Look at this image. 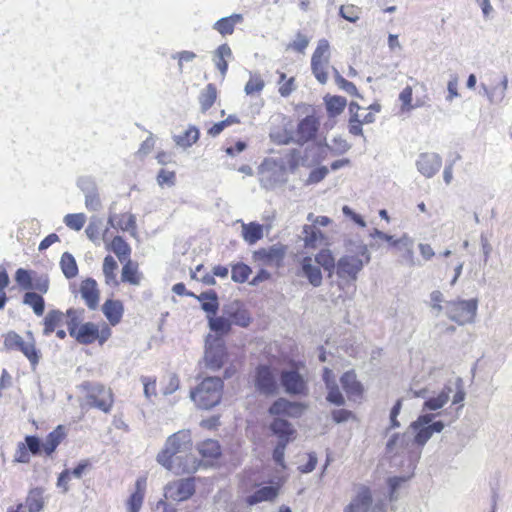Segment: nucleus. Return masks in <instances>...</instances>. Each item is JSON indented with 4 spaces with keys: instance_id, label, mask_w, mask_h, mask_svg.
<instances>
[{
    "instance_id": "obj_1",
    "label": "nucleus",
    "mask_w": 512,
    "mask_h": 512,
    "mask_svg": "<svg viewBox=\"0 0 512 512\" xmlns=\"http://www.w3.org/2000/svg\"><path fill=\"white\" fill-rule=\"evenodd\" d=\"M192 446L190 431L180 430L167 438L164 448L157 455V462L175 475L194 473L200 462L191 455Z\"/></svg>"
},
{
    "instance_id": "obj_2",
    "label": "nucleus",
    "mask_w": 512,
    "mask_h": 512,
    "mask_svg": "<svg viewBox=\"0 0 512 512\" xmlns=\"http://www.w3.org/2000/svg\"><path fill=\"white\" fill-rule=\"evenodd\" d=\"M306 408L307 405L303 403L291 402L285 398L277 399L269 408V414L275 417L270 424V429L279 438V442L273 451V458L282 467H284L286 445L292 439L295 430L287 420L281 417L298 418Z\"/></svg>"
},
{
    "instance_id": "obj_3",
    "label": "nucleus",
    "mask_w": 512,
    "mask_h": 512,
    "mask_svg": "<svg viewBox=\"0 0 512 512\" xmlns=\"http://www.w3.org/2000/svg\"><path fill=\"white\" fill-rule=\"evenodd\" d=\"M83 309L69 308L66 311L69 335L81 345L103 346L112 336V329L106 322H82Z\"/></svg>"
},
{
    "instance_id": "obj_4",
    "label": "nucleus",
    "mask_w": 512,
    "mask_h": 512,
    "mask_svg": "<svg viewBox=\"0 0 512 512\" xmlns=\"http://www.w3.org/2000/svg\"><path fill=\"white\" fill-rule=\"evenodd\" d=\"M370 261V255L364 247L361 250L342 255L335 267L336 280L338 288L344 292L339 297H348L356 291V281L363 267Z\"/></svg>"
},
{
    "instance_id": "obj_5",
    "label": "nucleus",
    "mask_w": 512,
    "mask_h": 512,
    "mask_svg": "<svg viewBox=\"0 0 512 512\" xmlns=\"http://www.w3.org/2000/svg\"><path fill=\"white\" fill-rule=\"evenodd\" d=\"M66 436V428L63 425L55 427L46 436L43 444H41L37 436L28 435L24 438V442L17 444L13 462L27 464L31 460L30 454L52 456L58 446L65 440Z\"/></svg>"
},
{
    "instance_id": "obj_6",
    "label": "nucleus",
    "mask_w": 512,
    "mask_h": 512,
    "mask_svg": "<svg viewBox=\"0 0 512 512\" xmlns=\"http://www.w3.org/2000/svg\"><path fill=\"white\" fill-rule=\"evenodd\" d=\"M319 129L320 118L315 113H312L305 116L298 122L294 133H277L273 136V139L277 144L288 145L290 143H295L303 146L316 140Z\"/></svg>"
},
{
    "instance_id": "obj_7",
    "label": "nucleus",
    "mask_w": 512,
    "mask_h": 512,
    "mask_svg": "<svg viewBox=\"0 0 512 512\" xmlns=\"http://www.w3.org/2000/svg\"><path fill=\"white\" fill-rule=\"evenodd\" d=\"M223 380L219 377H207L190 392L191 399L198 408L209 410L218 405L223 395Z\"/></svg>"
},
{
    "instance_id": "obj_8",
    "label": "nucleus",
    "mask_w": 512,
    "mask_h": 512,
    "mask_svg": "<svg viewBox=\"0 0 512 512\" xmlns=\"http://www.w3.org/2000/svg\"><path fill=\"white\" fill-rule=\"evenodd\" d=\"M412 85H407L399 93L401 113H410L417 108L425 107L430 102L427 85L424 82L414 80Z\"/></svg>"
},
{
    "instance_id": "obj_9",
    "label": "nucleus",
    "mask_w": 512,
    "mask_h": 512,
    "mask_svg": "<svg viewBox=\"0 0 512 512\" xmlns=\"http://www.w3.org/2000/svg\"><path fill=\"white\" fill-rule=\"evenodd\" d=\"M29 341H24L21 335L15 331L3 334V345L7 351H20L29 360L32 366H36L40 360V352L36 348L35 339L31 331L27 332Z\"/></svg>"
},
{
    "instance_id": "obj_10",
    "label": "nucleus",
    "mask_w": 512,
    "mask_h": 512,
    "mask_svg": "<svg viewBox=\"0 0 512 512\" xmlns=\"http://www.w3.org/2000/svg\"><path fill=\"white\" fill-rule=\"evenodd\" d=\"M477 308L478 301L476 299H458L447 302L446 314L451 321L465 325L474 321Z\"/></svg>"
},
{
    "instance_id": "obj_11",
    "label": "nucleus",
    "mask_w": 512,
    "mask_h": 512,
    "mask_svg": "<svg viewBox=\"0 0 512 512\" xmlns=\"http://www.w3.org/2000/svg\"><path fill=\"white\" fill-rule=\"evenodd\" d=\"M330 56L329 41L327 39H320L311 57V70L321 84H325L328 80Z\"/></svg>"
},
{
    "instance_id": "obj_12",
    "label": "nucleus",
    "mask_w": 512,
    "mask_h": 512,
    "mask_svg": "<svg viewBox=\"0 0 512 512\" xmlns=\"http://www.w3.org/2000/svg\"><path fill=\"white\" fill-rule=\"evenodd\" d=\"M82 388L86 392L87 399L92 406L105 413H109L111 411L114 398L110 388L105 387L103 384L94 382H85L83 383Z\"/></svg>"
},
{
    "instance_id": "obj_13",
    "label": "nucleus",
    "mask_w": 512,
    "mask_h": 512,
    "mask_svg": "<svg viewBox=\"0 0 512 512\" xmlns=\"http://www.w3.org/2000/svg\"><path fill=\"white\" fill-rule=\"evenodd\" d=\"M14 278L22 290H35L41 294H46L49 290L48 277L37 276L35 271L19 268L16 270Z\"/></svg>"
},
{
    "instance_id": "obj_14",
    "label": "nucleus",
    "mask_w": 512,
    "mask_h": 512,
    "mask_svg": "<svg viewBox=\"0 0 512 512\" xmlns=\"http://www.w3.org/2000/svg\"><path fill=\"white\" fill-rule=\"evenodd\" d=\"M286 250L283 245L263 247L254 251L253 260L260 266L280 268L283 266Z\"/></svg>"
},
{
    "instance_id": "obj_15",
    "label": "nucleus",
    "mask_w": 512,
    "mask_h": 512,
    "mask_svg": "<svg viewBox=\"0 0 512 512\" xmlns=\"http://www.w3.org/2000/svg\"><path fill=\"white\" fill-rule=\"evenodd\" d=\"M281 384L285 391L291 395H307L308 387L298 372L297 364H293V369L289 371H282L280 374Z\"/></svg>"
},
{
    "instance_id": "obj_16",
    "label": "nucleus",
    "mask_w": 512,
    "mask_h": 512,
    "mask_svg": "<svg viewBox=\"0 0 512 512\" xmlns=\"http://www.w3.org/2000/svg\"><path fill=\"white\" fill-rule=\"evenodd\" d=\"M195 493L194 478H186L169 483L165 488V496L174 501H184Z\"/></svg>"
},
{
    "instance_id": "obj_17",
    "label": "nucleus",
    "mask_w": 512,
    "mask_h": 512,
    "mask_svg": "<svg viewBox=\"0 0 512 512\" xmlns=\"http://www.w3.org/2000/svg\"><path fill=\"white\" fill-rule=\"evenodd\" d=\"M255 385L264 394H275L278 385L274 370L268 365H259L256 368Z\"/></svg>"
},
{
    "instance_id": "obj_18",
    "label": "nucleus",
    "mask_w": 512,
    "mask_h": 512,
    "mask_svg": "<svg viewBox=\"0 0 512 512\" xmlns=\"http://www.w3.org/2000/svg\"><path fill=\"white\" fill-rule=\"evenodd\" d=\"M79 292L84 303L90 310H96L100 302V289L93 278H85L79 285Z\"/></svg>"
},
{
    "instance_id": "obj_19",
    "label": "nucleus",
    "mask_w": 512,
    "mask_h": 512,
    "mask_svg": "<svg viewBox=\"0 0 512 512\" xmlns=\"http://www.w3.org/2000/svg\"><path fill=\"white\" fill-rule=\"evenodd\" d=\"M340 382L349 400L357 401L363 398L364 387L354 370L343 373Z\"/></svg>"
},
{
    "instance_id": "obj_20",
    "label": "nucleus",
    "mask_w": 512,
    "mask_h": 512,
    "mask_svg": "<svg viewBox=\"0 0 512 512\" xmlns=\"http://www.w3.org/2000/svg\"><path fill=\"white\" fill-rule=\"evenodd\" d=\"M103 242L105 243V249L113 252L121 263L131 259L132 248L122 236L117 235L108 240L103 235Z\"/></svg>"
},
{
    "instance_id": "obj_21",
    "label": "nucleus",
    "mask_w": 512,
    "mask_h": 512,
    "mask_svg": "<svg viewBox=\"0 0 512 512\" xmlns=\"http://www.w3.org/2000/svg\"><path fill=\"white\" fill-rule=\"evenodd\" d=\"M215 344H210L205 351V361L208 368L219 370L225 363L227 351L225 345L216 340Z\"/></svg>"
},
{
    "instance_id": "obj_22",
    "label": "nucleus",
    "mask_w": 512,
    "mask_h": 512,
    "mask_svg": "<svg viewBox=\"0 0 512 512\" xmlns=\"http://www.w3.org/2000/svg\"><path fill=\"white\" fill-rule=\"evenodd\" d=\"M124 304L119 299H106L102 305V313L107 320L109 327L117 326L121 323L124 315Z\"/></svg>"
},
{
    "instance_id": "obj_23",
    "label": "nucleus",
    "mask_w": 512,
    "mask_h": 512,
    "mask_svg": "<svg viewBox=\"0 0 512 512\" xmlns=\"http://www.w3.org/2000/svg\"><path fill=\"white\" fill-rule=\"evenodd\" d=\"M197 450L201 462L205 465H213L221 457V446L217 440L207 439L198 444Z\"/></svg>"
},
{
    "instance_id": "obj_24",
    "label": "nucleus",
    "mask_w": 512,
    "mask_h": 512,
    "mask_svg": "<svg viewBox=\"0 0 512 512\" xmlns=\"http://www.w3.org/2000/svg\"><path fill=\"white\" fill-rule=\"evenodd\" d=\"M372 504V493L368 486L361 485L357 490L356 496L351 503L347 505L344 512H367Z\"/></svg>"
},
{
    "instance_id": "obj_25",
    "label": "nucleus",
    "mask_w": 512,
    "mask_h": 512,
    "mask_svg": "<svg viewBox=\"0 0 512 512\" xmlns=\"http://www.w3.org/2000/svg\"><path fill=\"white\" fill-rule=\"evenodd\" d=\"M418 171L429 178L434 176L441 168V158L435 153H422L417 161Z\"/></svg>"
},
{
    "instance_id": "obj_26",
    "label": "nucleus",
    "mask_w": 512,
    "mask_h": 512,
    "mask_svg": "<svg viewBox=\"0 0 512 512\" xmlns=\"http://www.w3.org/2000/svg\"><path fill=\"white\" fill-rule=\"evenodd\" d=\"M301 274L307 278L308 282L314 286L319 287L323 282V275L321 268L313 264L311 256H305L300 262Z\"/></svg>"
},
{
    "instance_id": "obj_27",
    "label": "nucleus",
    "mask_w": 512,
    "mask_h": 512,
    "mask_svg": "<svg viewBox=\"0 0 512 512\" xmlns=\"http://www.w3.org/2000/svg\"><path fill=\"white\" fill-rule=\"evenodd\" d=\"M147 478L145 476L139 477L135 482V491L130 495L127 500L128 512H139L146 493Z\"/></svg>"
},
{
    "instance_id": "obj_28",
    "label": "nucleus",
    "mask_w": 512,
    "mask_h": 512,
    "mask_svg": "<svg viewBox=\"0 0 512 512\" xmlns=\"http://www.w3.org/2000/svg\"><path fill=\"white\" fill-rule=\"evenodd\" d=\"M122 264L121 278L119 280L120 283H125L132 286L140 285L143 279V274L139 270V264L135 261H132L131 259L122 262Z\"/></svg>"
},
{
    "instance_id": "obj_29",
    "label": "nucleus",
    "mask_w": 512,
    "mask_h": 512,
    "mask_svg": "<svg viewBox=\"0 0 512 512\" xmlns=\"http://www.w3.org/2000/svg\"><path fill=\"white\" fill-rule=\"evenodd\" d=\"M118 263L114 256L107 254L102 262V273L104 276V282L109 287H118L120 281L118 280Z\"/></svg>"
},
{
    "instance_id": "obj_30",
    "label": "nucleus",
    "mask_w": 512,
    "mask_h": 512,
    "mask_svg": "<svg viewBox=\"0 0 512 512\" xmlns=\"http://www.w3.org/2000/svg\"><path fill=\"white\" fill-rule=\"evenodd\" d=\"M432 418L433 416L429 414L421 415L411 424V428L416 432L414 441L417 445L423 446L432 436L431 431L427 427Z\"/></svg>"
},
{
    "instance_id": "obj_31",
    "label": "nucleus",
    "mask_w": 512,
    "mask_h": 512,
    "mask_svg": "<svg viewBox=\"0 0 512 512\" xmlns=\"http://www.w3.org/2000/svg\"><path fill=\"white\" fill-rule=\"evenodd\" d=\"M65 317L67 318L66 313H63L59 309L49 310L43 319V334L49 336L54 333L56 329L62 327Z\"/></svg>"
},
{
    "instance_id": "obj_32",
    "label": "nucleus",
    "mask_w": 512,
    "mask_h": 512,
    "mask_svg": "<svg viewBox=\"0 0 512 512\" xmlns=\"http://www.w3.org/2000/svg\"><path fill=\"white\" fill-rule=\"evenodd\" d=\"M280 488L281 484L279 483L274 486H264L248 496L245 501L249 506L263 501H273L278 496Z\"/></svg>"
},
{
    "instance_id": "obj_33",
    "label": "nucleus",
    "mask_w": 512,
    "mask_h": 512,
    "mask_svg": "<svg viewBox=\"0 0 512 512\" xmlns=\"http://www.w3.org/2000/svg\"><path fill=\"white\" fill-rule=\"evenodd\" d=\"M302 233L304 247L307 249H316L326 241V236L315 225H304Z\"/></svg>"
},
{
    "instance_id": "obj_34",
    "label": "nucleus",
    "mask_w": 512,
    "mask_h": 512,
    "mask_svg": "<svg viewBox=\"0 0 512 512\" xmlns=\"http://www.w3.org/2000/svg\"><path fill=\"white\" fill-rule=\"evenodd\" d=\"M242 22L243 16L241 14H232L216 21L213 28L222 36H227L231 35L234 32L235 26Z\"/></svg>"
},
{
    "instance_id": "obj_35",
    "label": "nucleus",
    "mask_w": 512,
    "mask_h": 512,
    "mask_svg": "<svg viewBox=\"0 0 512 512\" xmlns=\"http://www.w3.org/2000/svg\"><path fill=\"white\" fill-rule=\"evenodd\" d=\"M25 505L29 512H40L45 505L44 489L42 487L31 488L25 499Z\"/></svg>"
},
{
    "instance_id": "obj_36",
    "label": "nucleus",
    "mask_w": 512,
    "mask_h": 512,
    "mask_svg": "<svg viewBox=\"0 0 512 512\" xmlns=\"http://www.w3.org/2000/svg\"><path fill=\"white\" fill-rule=\"evenodd\" d=\"M218 98L217 87L213 83H209L200 92L198 101L202 113H206L216 102Z\"/></svg>"
},
{
    "instance_id": "obj_37",
    "label": "nucleus",
    "mask_w": 512,
    "mask_h": 512,
    "mask_svg": "<svg viewBox=\"0 0 512 512\" xmlns=\"http://www.w3.org/2000/svg\"><path fill=\"white\" fill-rule=\"evenodd\" d=\"M264 234L263 225L257 222L243 223L241 235L245 242L252 245L262 239Z\"/></svg>"
},
{
    "instance_id": "obj_38",
    "label": "nucleus",
    "mask_w": 512,
    "mask_h": 512,
    "mask_svg": "<svg viewBox=\"0 0 512 512\" xmlns=\"http://www.w3.org/2000/svg\"><path fill=\"white\" fill-rule=\"evenodd\" d=\"M199 137V129L194 125H190L182 134L174 136L173 140L176 145L182 148H189L199 140Z\"/></svg>"
},
{
    "instance_id": "obj_39",
    "label": "nucleus",
    "mask_w": 512,
    "mask_h": 512,
    "mask_svg": "<svg viewBox=\"0 0 512 512\" xmlns=\"http://www.w3.org/2000/svg\"><path fill=\"white\" fill-rule=\"evenodd\" d=\"M362 110H363V108L354 102H352L349 106L350 118H349L348 130H349V133L354 136H360L363 134V131H362L363 123L360 119V111H362Z\"/></svg>"
},
{
    "instance_id": "obj_40",
    "label": "nucleus",
    "mask_w": 512,
    "mask_h": 512,
    "mask_svg": "<svg viewBox=\"0 0 512 512\" xmlns=\"http://www.w3.org/2000/svg\"><path fill=\"white\" fill-rule=\"evenodd\" d=\"M23 303L33 309L37 316H42L45 310V301L39 292L27 291L23 296Z\"/></svg>"
},
{
    "instance_id": "obj_41",
    "label": "nucleus",
    "mask_w": 512,
    "mask_h": 512,
    "mask_svg": "<svg viewBox=\"0 0 512 512\" xmlns=\"http://www.w3.org/2000/svg\"><path fill=\"white\" fill-rule=\"evenodd\" d=\"M310 40L311 37L307 33L298 31L295 34L294 39L286 45L285 50L298 54H304L307 47L309 46Z\"/></svg>"
},
{
    "instance_id": "obj_42",
    "label": "nucleus",
    "mask_w": 512,
    "mask_h": 512,
    "mask_svg": "<svg viewBox=\"0 0 512 512\" xmlns=\"http://www.w3.org/2000/svg\"><path fill=\"white\" fill-rule=\"evenodd\" d=\"M315 261L320 268L327 271L329 275L335 270L337 262L335 261L334 255L330 249H321L315 255Z\"/></svg>"
},
{
    "instance_id": "obj_43",
    "label": "nucleus",
    "mask_w": 512,
    "mask_h": 512,
    "mask_svg": "<svg viewBox=\"0 0 512 512\" xmlns=\"http://www.w3.org/2000/svg\"><path fill=\"white\" fill-rule=\"evenodd\" d=\"M108 229L103 231L102 221L99 218L93 217L88 226L86 227V235L95 244H99L100 240H103V235L106 236Z\"/></svg>"
},
{
    "instance_id": "obj_44",
    "label": "nucleus",
    "mask_w": 512,
    "mask_h": 512,
    "mask_svg": "<svg viewBox=\"0 0 512 512\" xmlns=\"http://www.w3.org/2000/svg\"><path fill=\"white\" fill-rule=\"evenodd\" d=\"M60 267L66 278L71 279L78 275V265L74 256L68 252L62 254Z\"/></svg>"
},
{
    "instance_id": "obj_45",
    "label": "nucleus",
    "mask_w": 512,
    "mask_h": 512,
    "mask_svg": "<svg viewBox=\"0 0 512 512\" xmlns=\"http://www.w3.org/2000/svg\"><path fill=\"white\" fill-rule=\"evenodd\" d=\"M347 101L342 96H330L325 98L327 113L330 117L340 115L345 109Z\"/></svg>"
},
{
    "instance_id": "obj_46",
    "label": "nucleus",
    "mask_w": 512,
    "mask_h": 512,
    "mask_svg": "<svg viewBox=\"0 0 512 512\" xmlns=\"http://www.w3.org/2000/svg\"><path fill=\"white\" fill-rule=\"evenodd\" d=\"M232 51L228 44L220 45L216 50L215 66L224 77L228 70V62L226 58L231 57Z\"/></svg>"
},
{
    "instance_id": "obj_47",
    "label": "nucleus",
    "mask_w": 512,
    "mask_h": 512,
    "mask_svg": "<svg viewBox=\"0 0 512 512\" xmlns=\"http://www.w3.org/2000/svg\"><path fill=\"white\" fill-rule=\"evenodd\" d=\"M201 302L202 309L208 313L215 314L218 310V298L214 291L203 292L196 296Z\"/></svg>"
},
{
    "instance_id": "obj_48",
    "label": "nucleus",
    "mask_w": 512,
    "mask_h": 512,
    "mask_svg": "<svg viewBox=\"0 0 512 512\" xmlns=\"http://www.w3.org/2000/svg\"><path fill=\"white\" fill-rule=\"evenodd\" d=\"M279 75L278 84V92L282 97H288L291 93L296 89L295 77L287 78V75L284 72L278 71Z\"/></svg>"
},
{
    "instance_id": "obj_49",
    "label": "nucleus",
    "mask_w": 512,
    "mask_h": 512,
    "mask_svg": "<svg viewBox=\"0 0 512 512\" xmlns=\"http://www.w3.org/2000/svg\"><path fill=\"white\" fill-rule=\"evenodd\" d=\"M252 270L244 263H237L232 266L231 278L236 283H244L248 280Z\"/></svg>"
},
{
    "instance_id": "obj_50",
    "label": "nucleus",
    "mask_w": 512,
    "mask_h": 512,
    "mask_svg": "<svg viewBox=\"0 0 512 512\" xmlns=\"http://www.w3.org/2000/svg\"><path fill=\"white\" fill-rule=\"evenodd\" d=\"M265 86V82L259 74H253L245 85V93L247 95L259 94Z\"/></svg>"
},
{
    "instance_id": "obj_51",
    "label": "nucleus",
    "mask_w": 512,
    "mask_h": 512,
    "mask_svg": "<svg viewBox=\"0 0 512 512\" xmlns=\"http://www.w3.org/2000/svg\"><path fill=\"white\" fill-rule=\"evenodd\" d=\"M64 223L68 228L80 231L86 223V216L84 213L67 214L64 217Z\"/></svg>"
},
{
    "instance_id": "obj_52",
    "label": "nucleus",
    "mask_w": 512,
    "mask_h": 512,
    "mask_svg": "<svg viewBox=\"0 0 512 512\" xmlns=\"http://www.w3.org/2000/svg\"><path fill=\"white\" fill-rule=\"evenodd\" d=\"M395 246L402 252L403 259L410 265L414 264L412 242L408 239H400L395 242Z\"/></svg>"
},
{
    "instance_id": "obj_53",
    "label": "nucleus",
    "mask_w": 512,
    "mask_h": 512,
    "mask_svg": "<svg viewBox=\"0 0 512 512\" xmlns=\"http://www.w3.org/2000/svg\"><path fill=\"white\" fill-rule=\"evenodd\" d=\"M361 14V9L355 5L347 4L340 7V15L349 22L355 23Z\"/></svg>"
},
{
    "instance_id": "obj_54",
    "label": "nucleus",
    "mask_w": 512,
    "mask_h": 512,
    "mask_svg": "<svg viewBox=\"0 0 512 512\" xmlns=\"http://www.w3.org/2000/svg\"><path fill=\"white\" fill-rule=\"evenodd\" d=\"M117 227L122 231H135L136 220L130 213H122L117 220Z\"/></svg>"
},
{
    "instance_id": "obj_55",
    "label": "nucleus",
    "mask_w": 512,
    "mask_h": 512,
    "mask_svg": "<svg viewBox=\"0 0 512 512\" xmlns=\"http://www.w3.org/2000/svg\"><path fill=\"white\" fill-rule=\"evenodd\" d=\"M210 328L220 334H226L231 329L230 320L224 317H216L210 319Z\"/></svg>"
},
{
    "instance_id": "obj_56",
    "label": "nucleus",
    "mask_w": 512,
    "mask_h": 512,
    "mask_svg": "<svg viewBox=\"0 0 512 512\" xmlns=\"http://www.w3.org/2000/svg\"><path fill=\"white\" fill-rule=\"evenodd\" d=\"M10 278L6 270H0V310H3L8 297L6 295V288L9 286Z\"/></svg>"
},
{
    "instance_id": "obj_57",
    "label": "nucleus",
    "mask_w": 512,
    "mask_h": 512,
    "mask_svg": "<svg viewBox=\"0 0 512 512\" xmlns=\"http://www.w3.org/2000/svg\"><path fill=\"white\" fill-rule=\"evenodd\" d=\"M159 186H173L176 182V173L166 169H161L156 177Z\"/></svg>"
},
{
    "instance_id": "obj_58",
    "label": "nucleus",
    "mask_w": 512,
    "mask_h": 512,
    "mask_svg": "<svg viewBox=\"0 0 512 512\" xmlns=\"http://www.w3.org/2000/svg\"><path fill=\"white\" fill-rule=\"evenodd\" d=\"M449 400V394L441 392L438 396L432 397L425 402V407L429 410H437L443 407Z\"/></svg>"
},
{
    "instance_id": "obj_59",
    "label": "nucleus",
    "mask_w": 512,
    "mask_h": 512,
    "mask_svg": "<svg viewBox=\"0 0 512 512\" xmlns=\"http://www.w3.org/2000/svg\"><path fill=\"white\" fill-rule=\"evenodd\" d=\"M327 401L337 406H342L345 403L344 397L337 384L327 387Z\"/></svg>"
},
{
    "instance_id": "obj_60",
    "label": "nucleus",
    "mask_w": 512,
    "mask_h": 512,
    "mask_svg": "<svg viewBox=\"0 0 512 512\" xmlns=\"http://www.w3.org/2000/svg\"><path fill=\"white\" fill-rule=\"evenodd\" d=\"M231 324H235L241 327H247L250 324L251 318L246 310H237L230 315Z\"/></svg>"
},
{
    "instance_id": "obj_61",
    "label": "nucleus",
    "mask_w": 512,
    "mask_h": 512,
    "mask_svg": "<svg viewBox=\"0 0 512 512\" xmlns=\"http://www.w3.org/2000/svg\"><path fill=\"white\" fill-rule=\"evenodd\" d=\"M380 111V105H370L360 111V119L363 124H370L375 121V113Z\"/></svg>"
},
{
    "instance_id": "obj_62",
    "label": "nucleus",
    "mask_w": 512,
    "mask_h": 512,
    "mask_svg": "<svg viewBox=\"0 0 512 512\" xmlns=\"http://www.w3.org/2000/svg\"><path fill=\"white\" fill-rule=\"evenodd\" d=\"M92 468V462L89 459L81 460L73 469H69L72 477L80 479L86 471Z\"/></svg>"
},
{
    "instance_id": "obj_63",
    "label": "nucleus",
    "mask_w": 512,
    "mask_h": 512,
    "mask_svg": "<svg viewBox=\"0 0 512 512\" xmlns=\"http://www.w3.org/2000/svg\"><path fill=\"white\" fill-rule=\"evenodd\" d=\"M328 168L325 167V166H321V167H318V168H315L313 169L308 178H307V181L306 183L307 184H316V183H319L320 181H322L328 174Z\"/></svg>"
},
{
    "instance_id": "obj_64",
    "label": "nucleus",
    "mask_w": 512,
    "mask_h": 512,
    "mask_svg": "<svg viewBox=\"0 0 512 512\" xmlns=\"http://www.w3.org/2000/svg\"><path fill=\"white\" fill-rule=\"evenodd\" d=\"M73 477L71 476L69 469H64L57 478V488L62 493H67L70 489L69 483Z\"/></svg>"
}]
</instances>
